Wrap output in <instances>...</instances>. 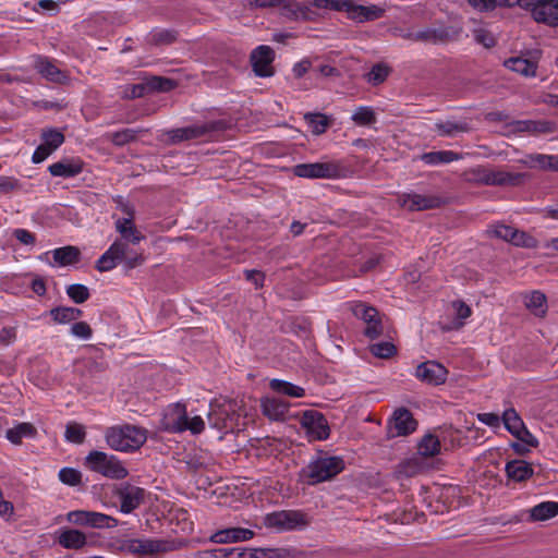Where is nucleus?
<instances>
[{
    "label": "nucleus",
    "instance_id": "0eeeda50",
    "mask_svg": "<svg viewBox=\"0 0 558 558\" xmlns=\"http://www.w3.org/2000/svg\"><path fill=\"white\" fill-rule=\"evenodd\" d=\"M85 465L92 472L112 480H122L128 476V470L113 454L93 450L85 458Z\"/></svg>",
    "mask_w": 558,
    "mask_h": 558
},
{
    "label": "nucleus",
    "instance_id": "e433bc0d",
    "mask_svg": "<svg viewBox=\"0 0 558 558\" xmlns=\"http://www.w3.org/2000/svg\"><path fill=\"white\" fill-rule=\"evenodd\" d=\"M505 66L526 77L535 76L537 69V65L534 61L522 57L509 58L505 61Z\"/></svg>",
    "mask_w": 558,
    "mask_h": 558
},
{
    "label": "nucleus",
    "instance_id": "c03bdc74",
    "mask_svg": "<svg viewBox=\"0 0 558 558\" xmlns=\"http://www.w3.org/2000/svg\"><path fill=\"white\" fill-rule=\"evenodd\" d=\"M269 385L274 391L292 398H301L305 395V390L302 387L289 381L272 379Z\"/></svg>",
    "mask_w": 558,
    "mask_h": 558
},
{
    "label": "nucleus",
    "instance_id": "412c9836",
    "mask_svg": "<svg viewBox=\"0 0 558 558\" xmlns=\"http://www.w3.org/2000/svg\"><path fill=\"white\" fill-rule=\"evenodd\" d=\"M489 232L496 238L502 239L518 246L534 247L536 245V240L533 236L507 225H494L490 227Z\"/></svg>",
    "mask_w": 558,
    "mask_h": 558
},
{
    "label": "nucleus",
    "instance_id": "49530a36",
    "mask_svg": "<svg viewBox=\"0 0 558 558\" xmlns=\"http://www.w3.org/2000/svg\"><path fill=\"white\" fill-rule=\"evenodd\" d=\"M488 168L485 166H477L464 173L465 180L472 183L488 185Z\"/></svg>",
    "mask_w": 558,
    "mask_h": 558
},
{
    "label": "nucleus",
    "instance_id": "6ab92c4d",
    "mask_svg": "<svg viewBox=\"0 0 558 558\" xmlns=\"http://www.w3.org/2000/svg\"><path fill=\"white\" fill-rule=\"evenodd\" d=\"M116 496L121 502L120 511L131 513L144 501L145 490L137 486L122 484L116 489Z\"/></svg>",
    "mask_w": 558,
    "mask_h": 558
},
{
    "label": "nucleus",
    "instance_id": "f704fd0d",
    "mask_svg": "<svg viewBox=\"0 0 558 558\" xmlns=\"http://www.w3.org/2000/svg\"><path fill=\"white\" fill-rule=\"evenodd\" d=\"M37 434L35 426L31 423H19L5 432L7 439L13 445H20L23 438H34Z\"/></svg>",
    "mask_w": 558,
    "mask_h": 558
},
{
    "label": "nucleus",
    "instance_id": "bb28decb",
    "mask_svg": "<svg viewBox=\"0 0 558 558\" xmlns=\"http://www.w3.org/2000/svg\"><path fill=\"white\" fill-rule=\"evenodd\" d=\"M254 532L244 527H227L216 532L211 541L217 544L244 542L253 538Z\"/></svg>",
    "mask_w": 558,
    "mask_h": 558
},
{
    "label": "nucleus",
    "instance_id": "69168bd1",
    "mask_svg": "<svg viewBox=\"0 0 558 558\" xmlns=\"http://www.w3.org/2000/svg\"><path fill=\"white\" fill-rule=\"evenodd\" d=\"M245 277L252 281L256 287H262L264 282V275L258 270H245Z\"/></svg>",
    "mask_w": 558,
    "mask_h": 558
},
{
    "label": "nucleus",
    "instance_id": "c756f323",
    "mask_svg": "<svg viewBox=\"0 0 558 558\" xmlns=\"http://www.w3.org/2000/svg\"><path fill=\"white\" fill-rule=\"evenodd\" d=\"M83 163L80 159H62L49 166L48 170L53 177L72 178L81 173Z\"/></svg>",
    "mask_w": 558,
    "mask_h": 558
},
{
    "label": "nucleus",
    "instance_id": "39448f33",
    "mask_svg": "<svg viewBox=\"0 0 558 558\" xmlns=\"http://www.w3.org/2000/svg\"><path fill=\"white\" fill-rule=\"evenodd\" d=\"M162 427L168 432L182 433L189 430L196 435L205 429V421L201 415L190 416L186 405L179 402L166 409Z\"/></svg>",
    "mask_w": 558,
    "mask_h": 558
},
{
    "label": "nucleus",
    "instance_id": "5fc2aeb1",
    "mask_svg": "<svg viewBox=\"0 0 558 558\" xmlns=\"http://www.w3.org/2000/svg\"><path fill=\"white\" fill-rule=\"evenodd\" d=\"M70 332L73 337L82 340H88L93 336L90 326L85 322L74 323L70 328Z\"/></svg>",
    "mask_w": 558,
    "mask_h": 558
},
{
    "label": "nucleus",
    "instance_id": "7c9ffc66",
    "mask_svg": "<svg viewBox=\"0 0 558 558\" xmlns=\"http://www.w3.org/2000/svg\"><path fill=\"white\" fill-rule=\"evenodd\" d=\"M58 543L66 549H81L87 544L86 535L74 529L59 531Z\"/></svg>",
    "mask_w": 558,
    "mask_h": 558
},
{
    "label": "nucleus",
    "instance_id": "a211bd4d",
    "mask_svg": "<svg viewBox=\"0 0 558 558\" xmlns=\"http://www.w3.org/2000/svg\"><path fill=\"white\" fill-rule=\"evenodd\" d=\"M417 423L412 413L405 409H397L388 423V433L391 437L407 436L416 429Z\"/></svg>",
    "mask_w": 558,
    "mask_h": 558
},
{
    "label": "nucleus",
    "instance_id": "3c124183",
    "mask_svg": "<svg viewBox=\"0 0 558 558\" xmlns=\"http://www.w3.org/2000/svg\"><path fill=\"white\" fill-rule=\"evenodd\" d=\"M86 436L83 425L72 422L69 423L65 429V439L70 442L81 444Z\"/></svg>",
    "mask_w": 558,
    "mask_h": 558
},
{
    "label": "nucleus",
    "instance_id": "4d7b16f0",
    "mask_svg": "<svg viewBox=\"0 0 558 558\" xmlns=\"http://www.w3.org/2000/svg\"><path fill=\"white\" fill-rule=\"evenodd\" d=\"M371 351L375 356L387 359L395 354L396 348L390 342H379L373 344Z\"/></svg>",
    "mask_w": 558,
    "mask_h": 558
},
{
    "label": "nucleus",
    "instance_id": "aec40b11",
    "mask_svg": "<svg viewBox=\"0 0 558 558\" xmlns=\"http://www.w3.org/2000/svg\"><path fill=\"white\" fill-rule=\"evenodd\" d=\"M274 59L275 52L269 46L262 45L255 48L251 53V64L255 74L260 77L271 76Z\"/></svg>",
    "mask_w": 558,
    "mask_h": 558
},
{
    "label": "nucleus",
    "instance_id": "0e129e2a",
    "mask_svg": "<svg viewBox=\"0 0 558 558\" xmlns=\"http://www.w3.org/2000/svg\"><path fill=\"white\" fill-rule=\"evenodd\" d=\"M13 235L16 240H19L22 244L25 245H31L35 242L34 234L26 229H15L13 231Z\"/></svg>",
    "mask_w": 558,
    "mask_h": 558
},
{
    "label": "nucleus",
    "instance_id": "58836bf2",
    "mask_svg": "<svg viewBox=\"0 0 558 558\" xmlns=\"http://www.w3.org/2000/svg\"><path fill=\"white\" fill-rule=\"evenodd\" d=\"M558 514V502L543 501L530 510V515L533 521H546Z\"/></svg>",
    "mask_w": 558,
    "mask_h": 558
},
{
    "label": "nucleus",
    "instance_id": "6e6552de",
    "mask_svg": "<svg viewBox=\"0 0 558 558\" xmlns=\"http://www.w3.org/2000/svg\"><path fill=\"white\" fill-rule=\"evenodd\" d=\"M174 548L173 543L159 538H129L121 544V550L132 555L150 556L167 553Z\"/></svg>",
    "mask_w": 558,
    "mask_h": 558
},
{
    "label": "nucleus",
    "instance_id": "1a4fd4ad",
    "mask_svg": "<svg viewBox=\"0 0 558 558\" xmlns=\"http://www.w3.org/2000/svg\"><path fill=\"white\" fill-rule=\"evenodd\" d=\"M251 8L269 9L278 7L283 16L293 20L311 19V8L296 0H246Z\"/></svg>",
    "mask_w": 558,
    "mask_h": 558
},
{
    "label": "nucleus",
    "instance_id": "5701e85b",
    "mask_svg": "<svg viewBox=\"0 0 558 558\" xmlns=\"http://www.w3.org/2000/svg\"><path fill=\"white\" fill-rule=\"evenodd\" d=\"M398 203L401 207L408 208L409 210H426L438 207L440 198L432 195L409 193L399 195Z\"/></svg>",
    "mask_w": 558,
    "mask_h": 558
},
{
    "label": "nucleus",
    "instance_id": "f3484780",
    "mask_svg": "<svg viewBox=\"0 0 558 558\" xmlns=\"http://www.w3.org/2000/svg\"><path fill=\"white\" fill-rule=\"evenodd\" d=\"M351 311L356 318H361L366 323L365 336L369 339H376L381 335L383 326L375 307L364 303H354L351 305Z\"/></svg>",
    "mask_w": 558,
    "mask_h": 558
},
{
    "label": "nucleus",
    "instance_id": "2eb2a0df",
    "mask_svg": "<svg viewBox=\"0 0 558 558\" xmlns=\"http://www.w3.org/2000/svg\"><path fill=\"white\" fill-rule=\"evenodd\" d=\"M300 423L306 434L314 440H325L329 436V427L325 416L315 410L303 412Z\"/></svg>",
    "mask_w": 558,
    "mask_h": 558
},
{
    "label": "nucleus",
    "instance_id": "4be33fe9",
    "mask_svg": "<svg viewBox=\"0 0 558 558\" xmlns=\"http://www.w3.org/2000/svg\"><path fill=\"white\" fill-rule=\"evenodd\" d=\"M173 82L163 77H153L145 83H140L128 87L125 96L130 98H138L146 95L148 92L161 90L167 92L173 88Z\"/></svg>",
    "mask_w": 558,
    "mask_h": 558
},
{
    "label": "nucleus",
    "instance_id": "ddd939ff",
    "mask_svg": "<svg viewBox=\"0 0 558 558\" xmlns=\"http://www.w3.org/2000/svg\"><path fill=\"white\" fill-rule=\"evenodd\" d=\"M340 166L335 161L301 163L294 167V173L308 179H333L339 175Z\"/></svg>",
    "mask_w": 558,
    "mask_h": 558
},
{
    "label": "nucleus",
    "instance_id": "473e14b6",
    "mask_svg": "<svg viewBox=\"0 0 558 558\" xmlns=\"http://www.w3.org/2000/svg\"><path fill=\"white\" fill-rule=\"evenodd\" d=\"M523 162L533 169L558 171V156L534 154L527 156Z\"/></svg>",
    "mask_w": 558,
    "mask_h": 558
},
{
    "label": "nucleus",
    "instance_id": "cd10ccee",
    "mask_svg": "<svg viewBox=\"0 0 558 558\" xmlns=\"http://www.w3.org/2000/svg\"><path fill=\"white\" fill-rule=\"evenodd\" d=\"M289 404L280 398L267 397L262 400L264 415L272 421L284 420Z\"/></svg>",
    "mask_w": 558,
    "mask_h": 558
},
{
    "label": "nucleus",
    "instance_id": "b1692460",
    "mask_svg": "<svg viewBox=\"0 0 558 558\" xmlns=\"http://www.w3.org/2000/svg\"><path fill=\"white\" fill-rule=\"evenodd\" d=\"M213 124H194L184 128L170 130L167 132L168 140L171 143H180L183 141L196 140L206 136L213 131Z\"/></svg>",
    "mask_w": 558,
    "mask_h": 558
},
{
    "label": "nucleus",
    "instance_id": "864d4df0",
    "mask_svg": "<svg viewBox=\"0 0 558 558\" xmlns=\"http://www.w3.org/2000/svg\"><path fill=\"white\" fill-rule=\"evenodd\" d=\"M107 138L113 144L122 146L135 138V132L131 129H124L118 132L108 133Z\"/></svg>",
    "mask_w": 558,
    "mask_h": 558
},
{
    "label": "nucleus",
    "instance_id": "13d9d810",
    "mask_svg": "<svg viewBox=\"0 0 558 558\" xmlns=\"http://www.w3.org/2000/svg\"><path fill=\"white\" fill-rule=\"evenodd\" d=\"M452 310L459 319L457 323L458 326L463 325V320L466 319L471 315V308L463 303L462 301H454L452 302Z\"/></svg>",
    "mask_w": 558,
    "mask_h": 558
},
{
    "label": "nucleus",
    "instance_id": "f8f14e48",
    "mask_svg": "<svg viewBox=\"0 0 558 558\" xmlns=\"http://www.w3.org/2000/svg\"><path fill=\"white\" fill-rule=\"evenodd\" d=\"M501 420L505 428L518 440L526 442L533 448L538 446V440L526 428L521 416L513 408L506 409L501 415Z\"/></svg>",
    "mask_w": 558,
    "mask_h": 558
},
{
    "label": "nucleus",
    "instance_id": "052dcab7",
    "mask_svg": "<svg viewBox=\"0 0 558 558\" xmlns=\"http://www.w3.org/2000/svg\"><path fill=\"white\" fill-rule=\"evenodd\" d=\"M475 40L483 45L485 48H490L495 45V38L490 32L480 28L474 32Z\"/></svg>",
    "mask_w": 558,
    "mask_h": 558
},
{
    "label": "nucleus",
    "instance_id": "e2e57ef3",
    "mask_svg": "<svg viewBox=\"0 0 558 558\" xmlns=\"http://www.w3.org/2000/svg\"><path fill=\"white\" fill-rule=\"evenodd\" d=\"M16 339V328L15 327H4L0 331V343L3 345H10Z\"/></svg>",
    "mask_w": 558,
    "mask_h": 558
},
{
    "label": "nucleus",
    "instance_id": "6e6d98bb",
    "mask_svg": "<svg viewBox=\"0 0 558 558\" xmlns=\"http://www.w3.org/2000/svg\"><path fill=\"white\" fill-rule=\"evenodd\" d=\"M388 72L389 71L386 65L376 64L367 74V81L373 85H378L386 80V77L388 76Z\"/></svg>",
    "mask_w": 558,
    "mask_h": 558
},
{
    "label": "nucleus",
    "instance_id": "c9c22d12",
    "mask_svg": "<svg viewBox=\"0 0 558 558\" xmlns=\"http://www.w3.org/2000/svg\"><path fill=\"white\" fill-rule=\"evenodd\" d=\"M462 159V155L452 150H438L425 153L421 160L428 166H439Z\"/></svg>",
    "mask_w": 558,
    "mask_h": 558
},
{
    "label": "nucleus",
    "instance_id": "8fccbe9b",
    "mask_svg": "<svg viewBox=\"0 0 558 558\" xmlns=\"http://www.w3.org/2000/svg\"><path fill=\"white\" fill-rule=\"evenodd\" d=\"M423 469L421 458L414 457L412 459H409L404 462H402L399 465L398 472L407 477L414 476L415 474L420 473Z\"/></svg>",
    "mask_w": 558,
    "mask_h": 558
},
{
    "label": "nucleus",
    "instance_id": "ea45409f",
    "mask_svg": "<svg viewBox=\"0 0 558 558\" xmlns=\"http://www.w3.org/2000/svg\"><path fill=\"white\" fill-rule=\"evenodd\" d=\"M417 450L421 457H435L440 453V440L436 435L428 433L422 437L421 441L418 442Z\"/></svg>",
    "mask_w": 558,
    "mask_h": 558
},
{
    "label": "nucleus",
    "instance_id": "a19ab883",
    "mask_svg": "<svg viewBox=\"0 0 558 558\" xmlns=\"http://www.w3.org/2000/svg\"><path fill=\"white\" fill-rule=\"evenodd\" d=\"M526 308L535 316L543 317L546 313V296L539 291H533L524 296Z\"/></svg>",
    "mask_w": 558,
    "mask_h": 558
},
{
    "label": "nucleus",
    "instance_id": "f257e3e1",
    "mask_svg": "<svg viewBox=\"0 0 558 558\" xmlns=\"http://www.w3.org/2000/svg\"><path fill=\"white\" fill-rule=\"evenodd\" d=\"M247 413L243 412L238 400L215 399L209 404L208 424L217 430L228 434L241 432L246 426Z\"/></svg>",
    "mask_w": 558,
    "mask_h": 558
},
{
    "label": "nucleus",
    "instance_id": "7ed1b4c3",
    "mask_svg": "<svg viewBox=\"0 0 558 558\" xmlns=\"http://www.w3.org/2000/svg\"><path fill=\"white\" fill-rule=\"evenodd\" d=\"M108 446L116 451H135L147 440V430L136 425L122 424L107 428L105 433Z\"/></svg>",
    "mask_w": 558,
    "mask_h": 558
},
{
    "label": "nucleus",
    "instance_id": "9b49d317",
    "mask_svg": "<svg viewBox=\"0 0 558 558\" xmlns=\"http://www.w3.org/2000/svg\"><path fill=\"white\" fill-rule=\"evenodd\" d=\"M264 523L267 527L276 529L277 531H290L305 526L306 518L301 511L282 510L268 513L265 517Z\"/></svg>",
    "mask_w": 558,
    "mask_h": 558
},
{
    "label": "nucleus",
    "instance_id": "774afa93",
    "mask_svg": "<svg viewBox=\"0 0 558 558\" xmlns=\"http://www.w3.org/2000/svg\"><path fill=\"white\" fill-rule=\"evenodd\" d=\"M228 558H252V549L233 548L226 554Z\"/></svg>",
    "mask_w": 558,
    "mask_h": 558
},
{
    "label": "nucleus",
    "instance_id": "c85d7f7f",
    "mask_svg": "<svg viewBox=\"0 0 558 558\" xmlns=\"http://www.w3.org/2000/svg\"><path fill=\"white\" fill-rule=\"evenodd\" d=\"M116 229L120 233L118 241H126L133 246H138L145 236L136 229L131 218H121L116 221Z\"/></svg>",
    "mask_w": 558,
    "mask_h": 558
},
{
    "label": "nucleus",
    "instance_id": "423d86ee",
    "mask_svg": "<svg viewBox=\"0 0 558 558\" xmlns=\"http://www.w3.org/2000/svg\"><path fill=\"white\" fill-rule=\"evenodd\" d=\"M312 5L318 9L345 12L349 19L357 23L375 21L385 13V10L376 4L360 5L351 0H314Z\"/></svg>",
    "mask_w": 558,
    "mask_h": 558
},
{
    "label": "nucleus",
    "instance_id": "72a5a7b5",
    "mask_svg": "<svg viewBox=\"0 0 558 558\" xmlns=\"http://www.w3.org/2000/svg\"><path fill=\"white\" fill-rule=\"evenodd\" d=\"M507 476L515 482H522L533 475L532 466L523 460H512L506 464Z\"/></svg>",
    "mask_w": 558,
    "mask_h": 558
},
{
    "label": "nucleus",
    "instance_id": "37998d69",
    "mask_svg": "<svg viewBox=\"0 0 558 558\" xmlns=\"http://www.w3.org/2000/svg\"><path fill=\"white\" fill-rule=\"evenodd\" d=\"M80 252L74 246H64L52 251V257L56 264L68 266L78 260Z\"/></svg>",
    "mask_w": 558,
    "mask_h": 558
},
{
    "label": "nucleus",
    "instance_id": "20e7f679",
    "mask_svg": "<svg viewBox=\"0 0 558 558\" xmlns=\"http://www.w3.org/2000/svg\"><path fill=\"white\" fill-rule=\"evenodd\" d=\"M344 470V461L338 456L319 454L302 469L300 478L308 485L329 481Z\"/></svg>",
    "mask_w": 558,
    "mask_h": 558
},
{
    "label": "nucleus",
    "instance_id": "4468645a",
    "mask_svg": "<svg viewBox=\"0 0 558 558\" xmlns=\"http://www.w3.org/2000/svg\"><path fill=\"white\" fill-rule=\"evenodd\" d=\"M64 143V134L57 129H44L41 144L35 149L32 161L40 163Z\"/></svg>",
    "mask_w": 558,
    "mask_h": 558
},
{
    "label": "nucleus",
    "instance_id": "dca6fc26",
    "mask_svg": "<svg viewBox=\"0 0 558 558\" xmlns=\"http://www.w3.org/2000/svg\"><path fill=\"white\" fill-rule=\"evenodd\" d=\"M522 5L530 9L537 22L558 25V0H526Z\"/></svg>",
    "mask_w": 558,
    "mask_h": 558
},
{
    "label": "nucleus",
    "instance_id": "79ce46f5",
    "mask_svg": "<svg viewBox=\"0 0 558 558\" xmlns=\"http://www.w3.org/2000/svg\"><path fill=\"white\" fill-rule=\"evenodd\" d=\"M82 311L76 307L60 306L49 311V315L57 324H68L78 319L82 316Z\"/></svg>",
    "mask_w": 558,
    "mask_h": 558
},
{
    "label": "nucleus",
    "instance_id": "680f3d73",
    "mask_svg": "<svg viewBox=\"0 0 558 558\" xmlns=\"http://www.w3.org/2000/svg\"><path fill=\"white\" fill-rule=\"evenodd\" d=\"M268 558H294L296 550L293 548H268Z\"/></svg>",
    "mask_w": 558,
    "mask_h": 558
},
{
    "label": "nucleus",
    "instance_id": "a18cd8bd",
    "mask_svg": "<svg viewBox=\"0 0 558 558\" xmlns=\"http://www.w3.org/2000/svg\"><path fill=\"white\" fill-rule=\"evenodd\" d=\"M436 130L442 136H454L468 132L469 126L465 122L446 121L436 123Z\"/></svg>",
    "mask_w": 558,
    "mask_h": 558
},
{
    "label": "nucleus",
    "instance_id": "603ef678",
    "mask_svg": "<svg viewBox=\"0 0 558 558\" xmlns=\"http://www.w3.org/2000/svg\"><path fill=\"white\" fill-rule=\"evenodd\" d=\"M59 480L71 486L78 485L82 481V474L75 469L63 468L59 471Z\"/></svg>",
    "mask_w": 558,
    "mask_h": 558
},
{
    "label": "nucleus",
    "instance_id": "09e8293b",
    "mask_svg": "<svg viewBox=\"0 0 558 558\" xmlns=\"http://www.w3.org/2000/svg\"><path fill=\"white\" fill-rule=\"evenodd\" d=\"M66 294L76 304L84 303L89 299L90 295L88 288L84 284L78 283L70 284L66 288Z\"/></svg>",
    "mask_w": 558,
    "mask_h": 558
},
{
    "label": "nucleus",
    "instance_id": "bf43d9fd",
    "mask_svg": "<svg viewBox=\"0 0 558 558\" xmlns=\"http://www.w3.org/2000/svg\"><path fill=\"white\" fill-rule=\"evenodd\" d=\"M477 420L494 429L499 428L502 421L501 416L495 413H478Z\"/></svg>",
    "mask_w": 558,
    "mask_h": 558
},
{
    "label": "nucleus",
    "instance_id": "2f4dec72",
    "mask_svg": "<svg viewBox=\"0 0 558 558\" xmlns=\"http://www.w3.org/2000/svg\"><path fill=\"white\" fill-rule=\"evenodd\" d=\"M35 69L45 78L54 83H61L66 75L48 58L37 57L35 60Z\"/></svg>",
    "mask_w": 558,
    "mask_h": 558
},
{
    "label": "nucleus",
    "instance_id": "f03ea898",
    "mask_svg": "<svg viewBox=\"0 0 558 558\" xmlns=\"http://www.w3.org/2000/svg\"><path fill=\"white\" fill-rule=\"evenodd\" d=\"M143 251L126 241L116 240L97 260L99 271H109L118 264H124L128 268H135L143 264Z\"/></svg>",
    "mask_w": 558,
    "mask_h": 558
},
{
    "label": "nucleus",
    "instance_id": "a878e982",
    "mask_svg": "<svg viewBox=\"0 0 558 558\" xmlns=\"http://www.w3.org/2000/svg\"><path fill=\"white\" fill-rule=\"evenodd\" d=\"M488 178V185L515 186L523 182L524 174L489 167Z\"/></svg>",
    "mask_w": 558,
    "mask_h": 558
},
{
    "label": "nucleus",
    "instance_id": "de8ad7c7",
    "mask_svg": "<svg viewBox=\"0 0 558 558\" xmlns=\"http://www.w3.org/2000/svg\"><path fill=\"white\" fill-rule=\"evenodd\" d=\"M305 120L308 129L315 135L323 134L328 126L327 118L323 114H306Z\"/></svg>",
    "mask_w": 558,
    "mask_h": 558
},
{
    "label": "nucleus",
    "instance_id": "338daca9",
    "mask_svg": "<svg viewBox=\"0 0 558 558\" xmlns=\"http://www.w3.org/2000/svg\"><path fill=\"white\" fill-rule=\"evenodd\" d=\"M13 511L14 507L12 502L4 500L3 497L0 498V517L9 519L13 514Z\"/></svg>",
    "mask_w": 558,
    "mask_h": 558
},
{
    "label": "nucleus",
    "instance_id": "4c0bfd02",
    "mask_svg": "<svg viewBox=\"0 0 558 558\" xmlns=\"http://www.w3.org/2000/svg\"><path fill=\"white\" fill-rule=\"evenodd\" d=\"M351 120L357 126H372L377 122V112L371 106H359L353 110Z\"/></svg>",
    "mask_w": 558,
    "mask_h": 558
},
{
    "label": "nucleus",
    "instance_id": "393cba45",
    "mask_svg": "<svg viewBox=\"0 0 558 558\" xmlns=\"http://www.w3.org/2000/svg\"><path fill=\"white\" fill-rule=\"evenodd\" d=\"M415 375L427 384L440 385L446 380L447 369L437 362L428 361L416 367Z\"/></svg>",
    "mask_w": 558,
    "mask_h": 558
},
{
    "label": "nucleus",
    "instance_id": "9d476101",
    "mask_svg": "<svg viewBox=\"0 0 558 558\" xmlns=\"http://www.w3.org/2000/svg\"><path fill=\"white\" fill-rule=\"evenodd\" d=\"M66 521L75 525L92 529H113L119 523V521L111 515L88 510L70 511L66 513Z\"/></svg>",
    "mask_w": 558,
    "mask_h": 558
}]
</instances>
